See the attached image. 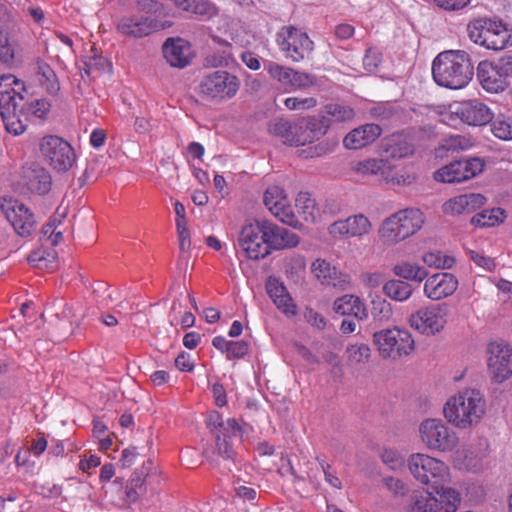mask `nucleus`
<instances>
[{"label": "nucleus", "mask_w": 512, "mask_h": 512, "mask_svg": "<svg viewBox=\"0 0 512 512\" xmlns=\"http://www.w3.org/2000/svg\"><path fill=\"white\" fill-rule=\"evenodd\" d=\"M432 75L439 86L461 89L472 79L473 65L465 51H445L434 59Z\"/></svg>", "instance_id": "f257e3e1"}, {"label": "nucleus", "mask_w": 512, "mask_h": 512, "mask_svg": "<svg viewBox=\"0 0 512 512\" xmlns=\"http://www.w3.org/2000/svg\"><path fill=\"white\" fill-rule=\"evenodd\" d=\"M447 421L460 429L476 426L486 412V401L479 390L464 389L447 400L443 408Z\"/></svg>", "instance_id": "f03ea898"}, {"label": "nucleus", "mask_w": 512, "mask_h": 512, "mask_svg": "<svg viewBox=\"0 0 512 512\" xmlns=\"http://www.w3.org/2000/svg\"><path fill=\"white\" fill-rule=\"evenodd\" d=\"M273 135L290 146H304L325 135V126L316 117H303L296 122L277 119L270 127Z\"/></svg>", "instance_id": "7ed1b4c3"}, {"label": "nucleus", "mask_w": 512, "mask_h": 512, "mask_svg": "<svg viewBox=\"0 0 512 512\" xmlns=\"http://www.w3.org/2000/svg\"><path fill=\"white\" fill-rule=\"evenodd\" d=\"M373 343L383 359L399 360L415 350L411 333L397 326L382 329L373 334Z\"/></svg>", "instance_id": "20e7f679"}, {"label": "nucleus", "mask_w": 512, "mask_h": 512, "mask_svg": "<svg viewBox=\"0 0 512 512\" xmlns=\"http://www.w3.org/2000/svg\"><path fill=\"white\" fill-rule=\"evenodd\" d=\"M469 38L487 49L502 50L507 47L510 33L502 21L488 18L475 19L467 27Z\"/></svg>", "instance_id": "39448f33"}, {"label": "nucleus", "mask_w": 512, "mask_h": 512, "mask_svg": "<svg viewBox=\"0 0 512 512\" xmlns=\"http://www.w3.org/2000/svg\"><path fill=\"white\" fill-rule=\"evenodd\" d=\"M477 78L490 93L504 91L512 81V56L504 55L496 61H482L477 67Z\"/></svg>", "instance_id": "423d86ee"}, {"label": "nucleus", "mask_w": 512, "mask_h": 512, "mask_svg": "<svg viewBox=\"0 0 512 512\" xmlns=\"http://www.w3.org/2000/svg\"><path fill=\"white\" fill-rule=\"evenodd\" d=\"M408 466L411 474L422 484L437 487L450 479L449 467L441 460L427 454L416 453L410 456Z\"/></svg>", "instance_id": "0eeeda50"}, {"label": "nucleus", "mask_w": 512, "mask_h": 512, "mask_svg": "<svg viewBox=\"0 0 512 512\" xmlns=\"http://www.w3.org/2000/svg\"><path fill=\"white\" fill-rule=\"evenodd\" d=\"M39 150L46 163L57 172H67L76 162V154L71 144L57 135L42 137Z\"/></svg>", "instance_id": "6e6552de"}, {"label": "nucleus", "mask_w": 512, "mask_h": 512, "mask_svg": "<svg viewBox=\"0 0 512 512\" xmlns=\"http://www.w3.org/2000/svg\"><path fill=\"white\" fill-rule=\"evenodd\" d=\"M420 438L430 450L451 452L459 443L457 433L440 419H426L419 426Z\"/></svg>", "instance_id": "1a4fd4ad"}, {"label": "nucleus", "mask_w": 512, "mask_h": 512, "mask_svg": "<svg viewBox=\"0 0 512 512\" xmlns=\"http://www.w3.org/2000/svg\"><path fill=\"white\" fill-rule=\"evenodd\" d=\"M276 43L285 57L293 62H300L309 57L314 49V43L307 33L292 25L279 29Z\"/></svg>", "instance_id": "9d476101"}, {"label": "nucleus", "mask_w": 512, "mask_h": 512, "mask_svg": "<svg viewBox=\"0 0 512 512\" xmlns=\"http://www.w3.org/2000/svg\"><path fill=\"white\" fill-rule=\"evenodd\" d=\"M200 92L211 99H231L240 87V80L224 70L206 74L200 82Z\"/></svg>", "instance_id": "9b49d317"}, {"label": "nucleus", "mask_w": 512, "mask_h": 512, "mask_svg": "<svg viewBox=\"0 0 512 512\" xmlns=\"http://www.w3.org/2000/svg\"><path fill=\"white\" fill-rule=\"evenodd\" d=\"M263 226L264 220H256L244 225L240 231L238 244L249 259L258 260L269 255Z\"/></svg>", "instance_id": "f8f14e48"}, {"label": "nucleus", "mask_w": 512, "mask_h": 512, "mask_svg": "<svg viewBox=\"0 0 512 512\" xmlns=\"http://www.w3.org/2000/svg\"><path fill=\"white\" fill-rule=\"evenodd\" d=\"M481 158H467L451 162L434 173V179L444 183H458L474 178L484 169Z\"/></svg>", "instance_id": "ddd939ff"}, {"label": "nucleus", "mask_w": 512, "mask_h": 512, "mask_svg": "<svg viewBox=\"0 0 512 512\" xmlns=\"http://www.w3.org/2000/svg\"><path fill=\"white\" fill-rule=\"evenodd\" d=\"M163 28L155 17L139 13L125 14L116 22V31L130 38H143Z\"/></svg>", "instance_id": "4468645a"}, {"label": "nucleus", "mask_w": 512, "mask_h": 512, "mask_svg": "<svg viewBox=\"0 0 512 512\" xmlns=\"http://www.w3.org/2000/svg\"><path fill=\"white\" fill-rule=\"evenodd\" d=\"M0 208L6 219L21 236H29L35 229V218L33 213L22 202L14 199H3L0 201Z\"/></svg>", "instance_id": "2eb2a0df"}, {"label": "nucleus", "mask_w": 512, "mask_h": 512, "mask_svg": "<svg viewBox=\"0 0 512 512\" xmlns=\"http://www.w3.org/2000/svg\"><path fill=\"white\" fill-rule=\"evenodd\" d=\"M487 355L488 369L498 382L512 375V347L504 342H491L487 347Z\"/></svg>", "instance_id": "dca6fc26"}, {"label": "nucleus", "mask_w": 512, "mask_h": 512, "mask_svg": "<svg viewBox=\"0 0 512 512\" xmlns=\"http://www.w3.org/2000/svg\"><path fill=\"white\" fill-rule=\"evenodd\" d=\"M263 202L269 211L281 222L297 227L299 221L288 202L283 188L279 186L268 187L264 193Z\"/></svg>", "instance_id": "f3484780"}, {"label": "nucleus", "mask_w": 512, "mask_h": 512, "mask_svg": "<svg viewBox=\"0 0 512 512\" xmlns=\"http://www.w3.org/2000/svg\"><path fill=\"white\" fill-rule=\"evenodd\" d=\"M450 107L451 113L468 125L482 126L493 118L489 107L478 99L461 101Z\"/></svg>", "instance_id": "a211bd4d"}, {"label": "nucleus", "mask_w": 512, "mask_h": 512, "mask_svg": "<svg viewBox=\"0 0 512 512\" xmlns=\"http://www.w3.org/2000/svg\"><path fill=\"white\" fill-rule=\"evenodd\" d=\"M409 323L411 327L422 334L434 335L443 329L446 320L441 308L432 306L420 309L412 314Z\"/></svg>", "instance_id": "6ab92c4d"}, {"label": "nucleus", "mask_w": 512, "mask_h": 512, "mask_svg": "<svg viewBox=\"0 0 512 512\" xmlns=\"http://www.w3.org/2000/svg\"><path fill=\"white\" fill-rule=\"evenodd\" d=\"M372 223L364 214H356L337 220L329 226V233L335 237L361 238L370 233Z\"/></svg>", "instance_id": "aec40b11"}, {"label": "nucleus", "mask_w": 512, "mask_h": 512, "mask_svg": "<svg viewBox=\"0 0 512 512\" xmlns=\"http://www.w3.org/2000/svg\"><path fill=\"white\" fill-rule=\"evenodd\" d=\"M265 232L266 245L268 246L269 254L272 250H284L296 247L299 242V236L289 231L287 228L278 226L277 224L264 220L263 226Z\"/></svg>", "instance_id": "412c9836"}, {"label": "nucleus", "mask_w": 512, "mask_h": 512, "mask_svg": "<svg viewBox=\"0 0 512 512\" xmlns=\"http://www.w3.org/2000/svg\"><path fill=\"white\" fill-rule=\"evenodd\" d=\"M458 287V279L451 273L440 272L427 278L424 294L431 300L438 301L451 296Z\"/></svg>", "instance_id": "4be33fe9"}, {"label": "nucleus", "mask_w": 512, "mask_h": 512, "mask_svg": "<svg viewBox=\"0 0 512 512\" xmlns=\"http://www.w3.org/2000/svg\"><path fill=\"white\" fill-rule=\"evenodd\" d=\"M27 93L24 81L13 74L0 76V108L19 106Z\"/></svg>", "instance_id": "5701e85b"}, {"label": "nucleus", "mask_w": 512, "mask_h": 512, "mask_svg": "<svg viewBox=\"0 0 512 512\" xmlns=\"http://www.w3.org/2000/svg\"><path fill=\"white\" fill-rule=\"evenodd\" d=\"M22 183L31 193L45 195L51 189L52 178L44 167L33 164L23 168Z\"/></svg>", "instance_id": "b1692460"}, {"label": "nucleus", "mask_w": 512, "mask_h": 512, "mask_svg": "<svg viewBox=\"0 0 512 512\" xmlns=\"http://www.w3.org/2000/svg\"><path fill=\"white\" fill-rule=\"evenodd\" d=\"M163 55L172 67L184 68L192 59L191 46L184 39L169 38L163 44Z\"/></svg>", "instance_id": "393cba45"}, {"label": "nucleus", "mask_w": 512, "mask_h": 512, "mask_svg": "<svg viewBox=\"0 0 512 512\" xmlns=\"http://www.w3.org/2000/svg\"><path fill=\"white\" fill-rule=\"evenodd\" d=\"M382 133V128L375 123H367L350 131L343 139L347 149L357 150L376 141Z\"/></svg>", "instance_id": "a878e982"}, {"label": "nucleus", "mask_w": 512, "mask_h": 512, "mask_svg": "<svg viewBox=\"0 0 512 512\" xmlns=\"http://www.w3.org/2000/svg\"><path fill=\"white\" fill-rule=\"evenodd\" d=\"M485 202V196L480 193L462 194L446 201L443 211L451 215L468 214L481 208Z\"/></svg>", "instance_id": "bb28decb"}, {"label": "nucleus", "mask_w": 512, "mask_h": 512, "mask_svg": "<svg viewBox=\"0 0 512 512\" xmlns=\"http://www.w3.org/2000/svg\"><path fill=\"white\" fill-rule=\"evenodd\" d=\"M333 310L342 316H352L358 321L368 318V311L364 302L354 295L347 294L337 298L334 302Z\"/></svg>", "instance_id": "cd10ccee"}, {"label": "nucleus", "mask_w": 512, "mask_h": 512, "mask_svg": "<svg viewBox=\"0 0 512 512\" xmlns=\"http://www.w3.org/2000/svg\"><path fill=\"white\" fill-rule=\"evenodd\" d=\"M403 230L395 212L383 220L378 229V237L384 245L394 246L407 239Z\"/></svg>", "instance_id": "c85d7f7f"}, {"label": "nucleus", "mask_w": 512, "mask_h": 512, "mask_svg": "<svg viewBox=\"0 0 512 512\" xmlns=\"http://www.w3.org/2000/svg\"><path fill=\"white\" fill-rule=\"evenodd\" d=\"M355 117L354 109L342 103H328L323 107L322 117L319 121L325 126V134L330 125L350 122Z\"/></svg>", "instance_id": "c756f323"}, {"label": "nucleus", "mask_w": 512, "mask_h": 512, "mask_svg": "<svg viewBox=\"0 0 512 512\" xmlns=\"http://www.w3.org/2000/svg\"><path fill=\"white\" fill-rule=\"evenodd\" d=\"M387 160L368 158L350 163V171L359 179L380 175L386 171Z\"/></svg>", "instance_id": "7c9ffc66"}, {"label": "nucleus", "mask_w": 512, "mask_h": 512, "mask_svg": "<svg viewBox=\"0 0 512 512\" xmlns=\"http://www.w3.org/2000/svg\"><path fill=\"white\" fill-rule=\"evenodd\" d=\"M212 345L220 352L226 355L228 360L242 359L249 350L250 344L245 340L228 341L223 336H216L212 340Z\"/></svg>", "instance_id": "2f4dec72"}, {"label": "nucleus", "mask_w": 512, "mask_h": 512, "mask_svg": "<svg viewBox=\"0 0 512 512\" xmlns=\"http://www.w3.org/2000/svg\"><path fill=\"white\" fill-rule=\"evenodd\" d=\"M385 151L393 158H403L413 153V144L407 133H395L384 140Z\"/></svg>", "instance_id": "473e14b6"}, {"label": "nucleus", "mask_w": 512, "mask_h": 512, "mask_svg": "<svg viewBox=\"0 0 512 512\" xmlns=\"http://www.w3.org/2000/svg\"><path fill=\"white\" fill-rule=\"evenodd\" d=\"M34 69L38 76L40 85L48 94L56 96L60 91V83L51 66L42 59L37 58Z\"/></svg>", "instance_id": "72a5a7b5"}, {"label": "nucleus", "mask_w": 512, "mask_h": 512, "mask_svg": "<svg viewBox=\"0 0 512 512\" xmlns=\"http://www.w3.org/2000/svg\"><path fill=\"white\" fill-rule=\"evenodd\" d=\"M445 483H441L437 487H433L439 495L437 498L436 512H455L461 503L460 494L450 487H445Z\"/></svg>", "instance_id": "f704fd0d"}, {"label": "nucleus", "mask_w": 512, "mask_h": 512, "mask_svg": "<svg viewBox=\"0 0 512 512\" xmlns=\"http://www.w3.org/2000/svg\"><path fill=\"white\" fill-rule=\"evenodd\" d=\"M400 220L406 238L418 232L425 221L423 213L419 209L407 208L396 212Z\"/></svg>", "instance_id": "c9c22d12"}, {"label": "nucleus", "mask_w": 512, "mask_h": 512, "mask_svg": "<svg viewBox=\"0 0 512 512\" xmlns=\"http://www.w3.org/2000/svg\"><path fill=\"white\" fill-rule=\"evenodd\" d=\"M176 7L182 11L207 19L217 14L216 6L208 0H178Z\"/></svg>", "instance_id": "e433bc0d"}, {"label": "nucleus", "mask_w": 512, "mask_h": 512, "mask_svg": "<svg viewBox=\"0 0 512 512\" xmlns=\"http://www.w3.org/2000/svg\"><path fill=\"white\" fill-rule=\"evenodd\" d=\"M295 202L298 213L306 222L315 223L317 221L320 216V209L308 192H299Z\"/></svg>", "instance_id": "4c0bfd02"}, {"label": "nucleus", "mask_w": 512, "mask_h": 512, "mask_svg": "<svg viewBox=\"0 0 512 512\" xmlns=\"http://www.w3.org/2000/svg\"><path fill=\"white\" fill-rule=\"evenodd\" d=\"M19 106L0 108V115L6 131L14 136L21 135L26 130V125L20 119Z\"/></svg>", "instance_id": "58836bf2"}, {"label": "nucleus", "mask_w": 512, "mask_h": 512, "mask_svg": "<svg viewBox=\"0 0 512 512\" xmlns=\"http://www.w3.org/2000/svg\"><path fill=\"white\" fill-rule=\"evenodd\" d=\"M393 272L400 278L416 282H422L428 276V272L424 267L410 262L396 264L393 267Z\"/></svg>", "instance_id": "ea45409f"}, {"label": "nucleus", "mask_w": 512, "mask_h": 512, "mask_svg": "<svg viewBox=\"0 0 512 512\" xmlns=\"http://www.w3.org/2000/svg\"><path fill=\"white\" fill-rule=\"evenodd\" d=\"M219 47L207 55L206 63L212 67L229 66L234 62L232 46L226 41H219Z\"/></svg>", "instance_id": "a19ab883"}, {"label": "nucleus", "mask_w": 512, "mask_h": 512, "mask_svg": "<svg viewBox=\"0 0 512 512\" xmlns=\"http://www.w3.org/2000/svg\"><path fill=\"white\" fill-rule=\"evenodd\" d=\"M506 219V212L501 208L483 210L471 218V223L479 227H493L501 224Z\"/></svg>", "instance_id": "79ce46f5"}, {"label": "nucleus", "mask_w": 512, "mask_h": 512, "mask_svg": "<svg viewBox=\"0 0 512 512\" xmlns=\"http://www.w3.org/2000/svg\"><path fill=\"white\" fill-rule=\"evenodd\" d=\"M265 70L273 80L277 81L285 89V91L290 92L294 69L268 61L265 64Z\"/></svg>", "instance_id": "37998d69"}, {"label": "nucleus", "mask_w": 512, "mask_h": 512, "mask_svg": "<svg viewBox=\"0 0 512 512\" xmlns=\"http://www.w3.org/2000/svg\"><path fill=\"white\" fill-rule=\"evenodd\" d=\"M383 293L395 301H405L413 293L412 286L402 280H390L383 286Z\"/></svg>", "instance_id": "c03bdc74"}, {"label": "nucleus", "mask_w": 512, "mask_h": 512, "mask_svg": "<svg viewBox=\"0 0 512 512\" xmlns=\"http://www.w3.org/2000/svg\"><path fill=\"white\" fill-rule=\"evenodd\" d=\"M16 42L6 27H0V62L12 65L15 59Z\"/></svg>", "instance_id": "a18cd8bd"}, {"label": "nucleus", "mask_w": 512, "mask_h": 512, "mask_svg": "<svg viewBox=\"0 0 512 512\" xmlns=\"http://www.w3.org/2000/svg\"><path fill=\"white\" fill-rule=\"evenodd\" d=\"M474 145L471 137L465 135H451L441 142V148L450 152L465 151Z\"/></svg>", "instance_id": "49530a36"}, {"label": "nucleus", "mask_w": 512, "mask_h": 512, "mask_svg": "<svg viewBox=\"0 0 512 512\" xmlns=\"http://www.w3.org/2000/svg\"><path fill=\"white\" fill-rule=\"evenodd\" d=\"M491 131L501 140H512V117H497L491 123Z\"/></svg>", "instance_id": "de8ad7c7"}, {"label": "nucleus", "mask_w": 512, "mask_h": 512, "mask_svg": "<svg viewBox=\"0 0 512 512\" xmlns=\"http://www.w3.org/2000/svg\"><path fill=\"white\" fill-rule=\"evenodd\" d=\"M28 262L37 269L50 270L54 268L55 261L54 255H51L44 249H37L29 255Z\"/></svg>", "instance_id": "09e8293b"}, {"label": "nucleus", "mask_w": 512, "mask_h": 512, "mask_svg": "<svg viewBox=\"0 0 512 512\" xmlns=\"http://www.w3.org/2000/svg\"><path fill=\"white\" fill-rule=\"evenodd\" d=\"M423 262L429 266L437 269H449L454 263L455 259L451 256L443 255L441 252H426L422 256Z\"/></svg>", "instance_id": "8fccbe9b"}, {"label": "nucleus", "mask_w": 512, "mask_h": 512, "mask_svg": "<svg viewBox=\"0 0 512 512\" xmlns=\"http://www.w3.org/2000/svg\"><path fill=\"white\" fill-rule=\"evenodd\" d=\"M382 178L392 185H408L415 180L413 175L404 170L394 171L388 161L386 171L383 173Z\"/></svg>", "instance_id": "3c124183"}, {"label": "nucleus", "mask_w": 512, "mask_h": 512, "mask_svg": "<svg viewBox=\"0 0 512 512\" xmlns=\"http://www.w3.org/2000/svg\"><path fill=\"white\" fill-rule=\"evenodd\" d=\"M317 78L315 75L293 70L290 91L303 90L315 86Z\"/></svg>", "instance_id": "603ef678"}, {"label": "nucleus", "mask_w": 512, "mask_h": 512, "mask_svg": "<svg viewBox=\"0 0 512 512\" xmlns=\"http://www.w3.org/2000/svg\"><path fill=\"white\" fill-rule=\"evenodd\" d=\"M312 272L322 282L335 285V283L332 281V274H335L336 271L335 268L331 267L329 262L322 259H317L312 264Z\"/></svg>", "instance_id": "864d4df0"}, {"label": "nucleus", "mask_w": 512, "mask_h": 512, "mask_svg": "<svg viewBox=\"0 0 512 512\" xmlns=\"http://www.w3.org/2000/svg\"><path fill=\"white\" fill-rule=\"evenodd\" d=\"M348 358L355 363H366L368 362L371 350L367 344H352L346 349Z\"/></svg>", "instance_id": "5fc2aeb1"}, {"label": "nucleus", "mask_w": 512, "mask_h": 512, "mask_svg": "<svg viewBox=\"0 0 512 512\" xmlns=\"http://www.w3.org/2000/svg\"><path fill=\"white\" fill-rule=\"evenodd\" d=\"M382 461L393 470L404 466L405 456L393 448L384 449L381 455Z\"/></svg>", "instance_id": "6e6d98bb"}, {"label": "nucleus", "mask_w": 512, "mask_h": 512, "mask_svg": "<svg viewBox=\"0 0 512 512\" xmlns=\"http://www.w3.org/2000/svg\"><path fill=\"white\" fill-rule=\"evenodd\" d=\"M273 303L286 317L291 318L297 315V305L289 292L284 293L277 299H274Z\"/></svg>", "instance_id": "4d7b16f0"}, {"label": "nucleus", "mask_w": 512, "mask_h": 512, "mask_svg": "<svg viewBox=\"0 0 512 512\" xmlns=\"http://www.w3.org/2000/svg\"><path fill=\"white\" fill-rule=\"evenodd\" d=\"M285 106L290 110H308L317 106V99L314 97H288L284 101Z\"/></svg>", "instance_id": "13d9d810"}, {"label": "nucleus", "mask_w": 512, "mask_h": 512, "mask_svg": "<svg viewBox=\"0 0 512 512\" xmlns=\"http://www.w3.org/2000/svg\"><path fill=\"white\" fill-rule=\"evenodd\" d=\"M51 104L48 100L41 98L31 101L27 105V110L37 118L45 119L49 114Z\"/></svg>", "instance_id": "bf43d9fd"}, {"label": "nucleus", "mask_w": 512, "mask_h": 512, "mask_svg": "<svg viewBox=\"0 0 512 512\" xmlns=\"http://www.w3.org/2000/svg\"><path fill=\"white\" fill-rule=\"evenodd\" d=\"M382 62V53L376 48H368L363 57L364 68L368 72H374Z\"/></svg>", "instance_id": "052dcab7"}, {"label": "nucleus", "mask_w": 512, "mask_h": 512, "mask_svg": "<svg viewBox=\"0 0 512 512\" xmlns=\"http://www.w3.org/2000/svg\"><path fill=\"white\" fill-rule=\"evenodd\" d=\"M206 424L211 433L215 436L225 434L221 429L224 427L222 415L217 411H211L206 418Z\"/></svg>", "instance_id": "680f3d73"}, {"label": "nucleus", "mask_w": 512, "mask_h": 512, "mask_svg": "<svg viewBox=\"0 0 512 512\" xmlns=\"http://www.w3.org/2000/svg\"><path fill=\"white\" fill-rule=\"evenodd\" d=\"M331 150L332 149L327 142H320L314 146L301 150L300 155L304 158H315L324 156Z\"/></svg>", "instance_id": "e2e57ef3"}, {"label": "nucleus", "mask_w": 512, "mask_h": 512, "mask_svg": "<svg viewBox=\"0 0 512 512\" xmlns=\"http://www.w3.org/2000/svg\"><path fill=\"white\" fill-rule=\"evenodd\" d=\"M228 439L221 438V435L215 436L217 451L224 459L234 460L236 453Z\"/></svg>", "instance_id": "0e129e2a"}, {"label": "nucleus", "mask_w": 512, "mask_h": 512, "mask_svg": "<svg viewBox=\"0 0 512 512\" xmlns=\"http://www.w3.org/2000/svg\"><path fill=\"white\" fill-rule=\"evenodd\" d=\"M266 291L273 301L281 297L284 293H287L286 287L281 283L278 279L274 277H269L266 282Z\"/></svg>", "instance_id": "69168bd1"}, {"label": "nucleus", "mask_w": 512, "mask_h": 512, "mask_svg": "<svg viewBox=\"0 0 512 512\" xmlns=\"http://www.w3.org/2000/svg\"><path fill=\"white\" fill-rule=\"evenodd\" d=\"M317 460L319 461L320 467L324 473L326 482H328L334 488L341 489L342 482L337 477V475L331 471V465L326 463L324 460H319L318 458Z\"/></svg>", "instance_id": "338daca9"}, {"label": "nucleus", "mask_w": 512, "mask_h": 512, "mask_svg": "<svg viewBox=\"0 0 512 512\" xmlns=\"http://www.w3.org/2000/svg\"><path fill=\"white\" fill-rule=\"evenodd\" d=\"M305 320L318 329H324L326 326L325 318L312 308L307 307L304 311Z\"/></svg>", "instance_id": "774afa93"}]
</instances>
